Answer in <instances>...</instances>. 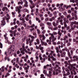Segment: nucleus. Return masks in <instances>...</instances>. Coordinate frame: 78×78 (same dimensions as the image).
<instances>
[{"mask_svg":"<svg viewBox=\"0 0 78 78\" xmlns=\"http://www.w3.org/2000/svg\"><path fill=\"white\" fill-rule=\"evenodd\" d=\"M29 38L28 39H27L26 40V44H29L30 46H31L32 45V43L34 41V37L33 36H32L31 35H29L28 36ZM30 37L31 38H30Z\"/></svg>","mask_w":78,"mask_h":78,"instance_id":"1","label":"nucleus"},{"mask_svg":"<svg viewBox=\"0 0 78 78\" xmlns=\"http://www.w3.org/2000/svg\"><path fill=\"white\" fill-rule=\"evenodd\" d=\"M46 55H48V58H52L53 57V53H54V51L50 50V48H48L46 50Z\"/></svg>","mask_w":78,"mask_h":78,"instance_id":"2","label":"nucleus"},{"mask_svg":"<svg viewBox=\"0 0 78 78\" xmlns=\"http://www.w3.org/2000/svg\"><path fill=\"white\" fill-rule=\"evenodd\" d=\"M74 24L75 25H74ZM78 24V22H76V21H75L74 22H71V28L72 30H75V28H76V25Z\"/></svg>","mask_w":78,"mask_h":78,"instance_id":"3","label":"nucleus"},{"mask_svg":"<svg viewBox=\"0 0 78 78\" xmlns=\"http://www.w3.org/2000/svg\"><path fill=\"white\" fill-rule=\"evenodd\" d=\"M54 69L55 70L53 73V75H58L59 73L58 72H61V70H60L61 68H60V67H59L58 69H57V67H55L54 68Z\"/></svg>","mask_w":78,"mask_h":78,"instance_id":"4","label":"nucleus"},{"mask_svg":"<svg viewBox=\"0 0 78 78\" xmlns=\"http://www.w3.org/2000/svg\"><path fill=\"white\" fill-rule=\"evenodd\" d=\"M49 34L51 35V36L49 38L50 40H51V39H52V42H55V41L56 40V37H58V36H55H55H54L53 34H51V33H49Z\"/></svg>","mask_w":78,"mask_h":78,"instance_id":"5","label":"nucleus"},{"mask_svg":"<svg viewBox=\"0 0 78 78\" xmlns=\"http://www.w3.org/2000/svg\"><path fill=\"white\" fill-rule=\"evenodd\" d=\"M29 2L30 3V4H31L32 5V6L31 5H30L31 9H33V8H34V7H35V6L37 5V3H38L37 2L34 4V3H33V1H32V0H29Z\"/></svg>","mask_w":78,"mask_h":78,"instance_id":"6","label":"nucleus"},{"mask_svg":"<svg viewBox=\"0 0 78 78\" xmlns=\"http://www.w3.org/2000/svg\"><path fill=\"white\" fill-rule=\"evenodd\" d=\"M36 48L37 49H39L40 48V50L41 51V52L42 53H44V47H42L41 44H40L39 46V47H38L36 45Z\"/></svg>","mask_w":78,"mask_h":78,"instance_id":"7","label":"nucleus"},{"mask_svg":"<svg viewBox=\"0 0 78 78\" xmlns=\"http://www.w3.org/2000/svg\"><path fill=\"white\" fill-rule=\"evenodd\" d=\"M5 54L6 55H9L10 54H11V55H13V54H14V52H13V51H12V50H9L7 51H5Z\"/></svg>","mask_w":78,"mask_h":78,"instance_id":"8","label":"nucleus"},{"mask_svg":"<svg viewBox=\"0 0 78 78\" xmlns=\"http://www.w3.org/2000/svg\"><path fill=\"white\" fill-rule=\"evenodd\" d=\"M15 11L16 12L18 11V14H19L21 12V10L20 9L19 6H16L15 7Z\"/></svg>","mask_w":78,"mask_h":78,"instance_id":"9","label":"nucleus"},{"mask_svg":"<svg viewBox=\"0 0 78 78\" xmlns=\"http://www.w3.org/2000/svg\"><path fill=\"white\" fill-rule=\"evenodd\" d=\"M64 5V4L63 3H62L60 4V6L59 7H58V9H59V10L60 11H63V8H62V6Z\"/></svg>","mask_w":78,"mask_h":78,"instance_id":"10","label":"nucleus"},{"mask_svg":"<svg viewBox=\"0 0 78 78\" xmlns=\"http://www.w3.org/2000/svg\"><path fill=\"white\" fill-rule=\"evenodd\" d=\"M66 51L68 52V55L70 59H72V57L70 56V52H69V49H66Z\"/></svg>","mask_w":78,"mask_h":78,"instance_id":"11","label":"nucleus"},{"mask_svg":"<svg viewBox=\"0 0 78 78\" xmlns=\"http://www.w3.org/2000/svg\"><path fill=\"white\" fill-rule=\"evenodd\" d=\"M60 54L61 57H62V58H63V57H66V52L64 51L63 53H61Z\"/></svg>","mask_w":78,"mask_h":78,"instance_id":"12","label":"nucleus"},{"mask_svg":"<svg viewBox=\"0 0 78 78\" xmlns=\"http://www.w3.org/2000/svg\"><path fill=\"white\" fill-rule=\"evenodd\" d=\"M6 16L7 17V18H6L7 22H9V20L10 19L11 17L9 16L8 13H7Z\"/></svg>","mask_w":78,"mask_h":78,"instance_id":"13","label":"nucleus"},{"mask_svg":"<svg viewBox=\"0 0 78 78\" xmlns=\"http://www.w3.org/2000/svg\"><path fill=\"white\" fill-rule=\"evenodd\" d=\"M39 37H40V39H43V40H44L45 39V36H44V35H39Z\"/></svg>","mask_w":78,"mask_h":78,"instance_id":"14","label":"nucleus"},{"mask_svg":"<svg viewBox=\"0 0 78 78\" xmlns=\"http://www.w3.org/2000/svg\"><path fill=\"white\" fill-rule=\"evenodd\" d=\"M71 15L72 16H74V17H75V20H77V19H78V18L77 17V16L76 14L75 15V13L74 12H72L71 14Z\"/></svg>","mask_w":78,"mask_h":78,"instance_id":"15","label":"nucleus"},{"mask_svg":"<svg viewBox=\"0 0 78 78\" xmlns=\"http://www.w3.org/2000/svg\"><path fill=\"white\" fill-rule=\"evenodd\" d=\"M1 27H3L4 25H6V22L4 20H2L1 21Z\"/></svg>","mask_w":78,"mask_h":78,"instance_id":"16","label":"nucleus"},{"mask_svg":"<svg viewBox=\"0 0 78 78\" xmlns=\"http://www.w3.org/2000/svg\"><path fill=\"white\" fill-rule=\"evenodd\" d=\"M20 53H22L23 55H24L25 52H24V50H23V49L22 48H21L20 49Z\"/></svg>","mask_w":78,"mask_h":78,"instance_id":"17","label":"nucleus"},{"mask_svg":"<svg viewBox=\"0 0 78 78\" xmlns=\"http://www.w3.org/2000/svg\"><path fill=\"white\" fill-rule=\"evenodd\" d=\"M66 30H68L69 32L70 33H71V31H72V29H71H71H70V26H69L67 27Z\"/></svg>","mask_w":78,"mask_h":78,"instance_id":"18","label":"nucleus"},{"mask_svg":"<svg viewBox=\"0 0 78 78\" xmlns=\"http://www.w3.org/2000/svg\"><path fill=\"white\" fill-rule=\"evenodd\" d=\"M36 41L37 43L36 42H35L34 43V44L35 45H37V44H38V45H39V44L40 42H39V40L38 39H36Z\"/></svg>","mask_w":78,"mask_h":78,"instance_id":"19","label":"nucleus"},{"mask_svg":"<svg viewBox=\"0 0 78 78\" xmlns=\"http://www.w3.org/2000/svg\"><path fill=\"white\" fill-rule=\"evenodd\" d=\"M76 68L74 66H71V69H70V70L71 71V70H72L73 72H75V69Z\"/></svg>","mask_w":78,"mask_h":78,"instance_id":"20","label":"nucleus"},{"mask_svg":"<svg viewBox=\"0 0 78 78\" xmlns=\"http://www.w3.org/2000/svg\"><path fill=\"white\" fill-rule=\"evenodd\" d=\"M55 66L57 67H59V66L58 65H60V62H55Z\"/></svg>","mask_w":78,"mask_h":78,"instance_id":"21","label":"nucleus"},{"mask_svg":"<svg viewBox=\"0 0 78 78\" xmlns=\"http://www.w3.org/2000/svg\"><path fill=\"white\" fill-rule=\"evenodd\" d=\"M63 20L64 21V23H69V20H67V18H65L63 19Z\"/></svg>","mask_w":78,"mask_h":78,"instance_id":"22","label":"nucleus"},{"mask_svg":"<svg viewBox=\"0 0 78 78\" xmlns=\"http://www.w3.org/2000/svg\"><path fill=\"white\" fill-rule=\"evenodd\" d=\"M68 39V36L66 35L64 37L63 40V41H66V40H67Z\"/></svg>","mask_w":78,"mask_h":78,"instance_id":"23","label":"nucleus"},{"mask_svg":"<svg viewBox=\"0 0 78 78\" xmlns=\"http://www.w3.org/2000/svg\"><path fill=\"white\" fill-rule=\"evenodd\" d=\"M48 28L49 30H52L53 26L51 25H50V26H48Z\"/></svg>","mask_w":78,"mask_h":78,"instance_id":"24","label":"nucleus"},{"mask_svg":"<svg viewBox=\"0 0 78 78\" xmlns=\"http://www.w3.org/2000/svg\"><path fill=\"white\" fill-rule=\"evenodd\" d=\"M28 2H26V3H25L24 5V7H26V8L28 7Z\"/></svg>","mask_w":78,"mask_h":78,"instance_id":"25","label":"nucleus"},{"mask_svg":"<svg viewBox=\"0 0 78 78\" xmlns=\"http://www.w3.org/2000/svg\"><path fill=\"white\" fill-rule=\"evenodd\" d=\"M41 42V44L42 45H44V42L43 41V39H40Z\"/></svg>","mask_w":78,"mask_h":78,"instance_id":"26","label":"nucleus"},{"mask_svg":"<svg viewBox=\"0 0 78 78\" xmlns=\"http://www.w3.org/2000/svg\"><path fill=\"white\" fill-rule=\"evenodd\" d=\"M52 25L54 27H56L57 26V24L55 23V22H52Z\"/></svg>","mask_w":78,"mask_h":78,"instance_id":"27","label":"nucleus"},{"mask_svg":"<svg viewBox=\"0 0 78 78\" xmlns=\"http://www.w3.org/2000/svg\"><path fill=\"white\" fill-rule=\"evenodd\" d=\"M7 9V7H3L2 9V10L3 11H5V10H6Z\"/></svg>","mask_w":78,"mask_h":78,"instance_id":"28","label":"nucleus"},{"mask_svg":"<svg viewBox=\"0 0 78 78\" xmlns=\"http://www.w3.org/2000/svg\"><path fill=\"white\" fill-rule=\"evenodd\" d=\"M23 1H21V2H18V5H23Z\"/></svg>","mask_w":78,"mask_h":78,"instance_id":"29","label":"nucleus"},{"mask_svg":"<svg viewBox=\"0 0 78 78\" xmlns=\"http://www.w3.org/2000/svg\"><path fill=\"white\" fill-rule=\"evenodd\" d=\"M65 70L66 71V72H67L68 73V75H69V74H70V73L69 72V70H68V69H67V68H66L65 69Z\"/></svg>","mask_w":78,"mask_h":78,"instance_id":"30","label":"nucleus"},{"mask_svg":"<svg viewBox=\"0 0 78 78\" xmlns=\"http://www.w3.org/2000/svg\"><path fill=\"white\" fill-rule=\"evenodd\" d=\"M73 54V50H70V55H72Z\"/></svg>","mask_w":78,"mask_h":78,"instance_id":"31","label":"nucleus"},{"mask_svg":"<svg viewBox=\"0 0 78 78\" xmlns=\"http://www.w3.org/2000/svg\"><path fill=\"white\" fill-rule=\"evenodd\" d=\"M52 34L53 35H57L58 34V33L55 32V31H54L53 32V34Z\"/></svg>","mask_w":78,"mask_h":78,"instance_id":"32","label":"nucleus"},{"mask_svg":"<svg viewBox=\"0 0 78 78\" xmlns=\"http://www.w3.org/2000/svg\"><path fill=\"white\" fill-rule=\"evenodd\" d=\"M46 24L48 26H49L50 25H51V23H50L49 22H47L46 23Z\"/></svg>","mask_w":78,"mask_h":78,"instance_id":"33","label":"nucleus"},{"mask_svg":"<svg viewBox=\"0 0 78 78\" xmlns=\"http://www.w3.org/2000/svg\"><path fill=\"white\" fill-rule=\"evenodd\" d=\"M6 59H7L8 61H9V58L7 57V56H6L5 58V60H6Z\"/></svg>","mask_w":78,"mask_h":78,"instance_id":"34","label":"nucleus"},{"mask_svg":"<svg viewBox=\"0 0 78 78\" xmlns=\"http://www.w3.org/2000/svg\"><path fill=\"white\" fill-rule=\"evenodd\" d=\"M22 47L23 49H24V48H25L24 43H23L22 44Z\"/></svg>","mask_w":78,"mask_h":78,"instance_id":"35","label":"nucleus"},{"mask_svg":"<svg viewBox=\"0 0 78 78\" xmlns=\"http://www.w3.org/2000/svg\"><path fill=\"white\" fill-rule=\"evenodd\" d=\"M68 42L69 41L68 40V39H67L65 40V41H64V44H66V43H68Z\"/></svg>","mask_w":78,"mask_h":78,"instance_id":"36","label":"nucleus"},{"mask_svg":"<svg viewBox=\"0 0 78 78\" xmlns=\"http://www.w3.org/2000/svg\"><path fill=\"white\" fill-rule=\"evenodd\" d=\"M12 34H13L14 36H16V33L15 32H13Z\"/></svg>","mask_w":78,"mask_h":78,"instance_id":"37","label":"nucleus"},{"mask_svg":"<svg viewBox=\"0 0 78 78\" xmlns=\"http://www.w3.org/2000/svg\"><path fill=\"white\" fill-rule=\"evenodd\" d=\"M71 17V15H70L69 14L67 16V18L69 19V18H70Z\"/></svg>","mask_w":78,"mask_h":78,"instance_id":"38","label":"nucleus"},{"mask_svg":"<svg viewBox=\"0 0 78 78\" xmlns=\"http://www.w3.org/2000/svg\"><path fill=\"white\" fill-rule=\"evenodd\" d=\"M49 67H51V69H49V70H51V71H52V68H51V64H50L49 65Z\"/></svg>","mask_w":78,"mask_h":78,"instance_id":"39","label":"nucleus"},{"mask_svg":"<svg viewBox=\"0 0 78 78\" xmlns=\"http://www.w3.org/2000/svg\"><path fill=\"white\" fill-rule=\"evenodd\" d=\"M40 25L41 27H43V26H44V24L42 23H40Z\"/></svg>","mask_w":78,"mask_h":78,"instance_id":"40","label":"nucleus"},{"mask_svg":"<svg viewBox=\"0 0 78 78\" xmlns=\"http://www.w3.org/2000/svg\"><path fill=\"white\" fill-rule=\"evenodd\" d=\"M58 29V27H55L54 28L53 30L54 31H55V30H57Z\"/></svg>","mask_w":78,"mask_h":78,"instance_id":"41","label":"nucleus"},{"mask_svg":"<svg viewBox=\"0 0 78 78\" xmlns=\"http://www.w3.org/2000/svg\"><path fill=\"white\" fill-rule=\"evenodd\" d=\"M0 48H3V44L1 43L0 42Z\"/></svg>","mask_w":78,"mask_h":78,"instance_id":"42","label":"nucleus"},{"mask_svg":"<svg viewBox=\"0 0 78 78\" xmlns=\"http://www.w3.org/2000/svg\"><path fill=\"white\" fill-rule=\"evenodd\" d=\"M64 23V27H65V28H67V24H66V23Z\"/></svg>","mask_w":78,"mask_h":78,"instance_id":"43","label":"nucleus"},{"mask_svg":"<svg viewBox=\"0 0 78 78\" xmlns=\"http://www.w3.org/2000/svg\"><path fill=\"white\" fill-rule=\"evenodd\" d=\"M22 33L23 34H26L27 33L26 32H25V31H24V30L22 31Z\"/></svg>","mask_w":78,"mask_h":78,"instance_id":"44","label":"nucleus"},{"mask_svg":"<svg viewBox=\"0 0 78 78\" xmlns=\"http://www.w3.org/2000/svg\"><path fill=\"white\" fill-rule=\"evenodd\" d=\"M41 77L40 78H45V77H44V76L43 74H41Z\"/></svg>","mask_w":78,"mask_h":78,"instance_id":"45","label":"nucleus"},{"mask_svg":"<svg viewBox=\"0 0 78 78\" xmlns=\"http://www.w3.org/2000/svg\"><path fill=\"white\" fill-rule=\"evenodd\" d=\"M70 2L71 3H75V0H70Z\"/></svg>","mask_w":78,"mask_h":78,"instance_id":"46","label":"nucleus"},{"mask_svg":"<svg viewBox=\"0 0 78 78\" xmlns=\"http://www.w3.org/2000/svg\"><path fill=\"white\" fill-rule=\"evenodd\" d=\"M11 62L12 63H13V66L16 64V62H14V61H13V60L11 61Z\"/></svg>","mask_w":78,"mask_h":78,"instance_id":"47","label":"nucleus"},{"mask_svg":"<svg viewBox=\"0 0 78 78\" xmlns=\"http://www.w3.org/2000/svg\"><path fill=\"white\" fill-rule=\"evenodd\" d=\"M3 6V4L0 3V8H2Z\"/></svg>","mask_w":78,"mask_h":78,"instance_id":"48","label":"nucleus"},{"mask_svg":"<svg viewBox=\"0 0 78 78\" xmlns=\"http://www.w3.org/2000/svg\"><path fill=\"white\" fill-rule=\"evenodd\" d=\"M20 21H22L23 20V17H21L20 18Z\"/></svg>","mask_w":78,"mask_h":78,"instance_id":"49","label":"nucleus"},{"mask_svg":"<svg viewBox=\"0 0 78 78\" xmlns=\"http://www.w3.org/2000/svg\"><path fill=\"white\" fill-rule=\"evenodd\" d=\"M34 30V28H32V29H30V31H31V32H32V31Z\"/></svg>","mask_w":78,"mask_h":78,"instance_id":"50","label":"nucleus"},{"mask_svg":"<svg viewBox=\"0 0 78 78\" xmlns=\"http://www.w3.org/2000/svg\"><path fill=\"white\" fill-rule=\"evenodd\" d=\"M42 33L43 34H45V30H43V31L42 32Z\"/></svg>","mask_w":78,"mask_h":78,"instance_id":"51","label":"nucleus"},{"mask_svg":"<svg viewBox=\"0 0 78 78\" xmlns=\"http://www.w3.org/2000/svg\"><path fill=\"white\" fill-rule=\"evenodd\" d=\"M37 31L38 34H40L41 33V32L40 31V30H39L37 29Z\"/></svg>","mask_w":78,"mask_h":78,"instance_id":"52","label":"nucleus"},{"mask_svg":"<svg viewBox=\"0 0 78 78\" xmlns=\"http://www.w3.org/2000/svg\"><path fill=\"white\" fill-rule=\"evenodd\" d=\"M49 73L50 76H51V74H52L51 72V71H49Z\"/></svg>","mask_w":78,"mask_h":78,"instance_id":"53","label":"nucleus"},{"mask_svg":"<svg viewBox=\"0 0 78 78\" xmlns=\"http://www.w3.org/2000/svg\"><path fill=\"white\" fill-rule=\"evenodd\" d=\"M23 11H25V12H28V10L27 9H24L23 10Z\"/></svg>","mask_w":78,"mask_h":78,"instance_id":"54","label":"nucleus"},{"mask_svg":"<svg viewBox=\"0 0 78 78\" xmlns=\"http://www.w3.org/2000/svg\"><path fill=\"white\" fill-rule=\"evenodd\" d=\"M71 45V43L70 42H68V43L67 44V46H70Z\"/></svg>","mask_w":78,"mask_h":78,"instance_id":"55","label":"nucleus"},{"mask_svg":"<svg viewBox=\"0 0 78 78\" xmlns=\"http://www.w3.org/2000/svg\"><path fill=\"white\" fill-rule=\"evenodd\" d=\"M16 35L18 36H20V34L19 33H17L16 34Z\"/></svg>","mask_w":78,"mask_h":78,"instance_id":"56","label":"nucleus"},{"mask_svg":"<svg viewBox=\"0 0 78 78\" xmlns=\"http://www.w3.org/2000/svg\"><path fill=\"white\" fill-rule=\"evenodd\" d=\"M23 50L24 51H25V52L26 53L28 52V51H27V49H26L25 48L24 49H23Z\"/></svg>","mask_w":78,"mask_h":78,"instance_id":"57","label":"nucleus"},{"mask_svg":"<svg viewBox=\"0 0 78 78\" xmlns=\"http://www.w3.org/2000/svg\"><path fill=\"white\" fill-rule=\"evenodd\" d=\"M76 66V64L74 63L71 66V67H73V66Z\"/></svg>","mask_w":78,"mask_h":78,"instance_id":"58","label":"nucleus"},{"mask_svg":"<svg viewBox=\"0 0 78 78\" xmlns=\"http://www.w3.org/2000/svg\"><path fill=\"white\" fill-rule=\"evenodd\" d=\"M39 57L40 58V60H42V57L41 56V55H39Z\"/></svg>","mask_w":78,"mask_h":78,"instance_id":"59","label":"nucleus"},{"mask_svg":"<svg viewBox=\"0 0 78 78\" xmlns=\"http://www.w3.org/2000/svg\"><path fill=\"white\" fill-rule=\"evenodd\" d=\"M63 15H64L65 16H66L67 15V12H64L63 13Z\"/></svg>","mask_w":78,"mask_h":78,"instance_id":"60","label":"nucleus"},{"mask_svg":"<svg viewBox=\"0 0 78 78\" xmlns=\"http://www.w3.org/2000/svg\"><path fill=\"white\" fill-rule=\"evenodd\" d=\"M71 10L72 11H74V8H73V7H71Z\"/></svg>","mask_w":78,"mask_h":78,"instance_id":"61","label":"nucleus"},{"mask_svg":"<svg viewBox=\"0 0 78 78\" xmlns=\"http://www.w3.org/2000/svg\"><path fill=\"white\" fill-rule=\"evenodd\" d=\"M49 16L50 17H52L53 16V14L51 13L49 15Z\"/></svg>","mask_w":78,"mask_h":78,"instance_id":"62","label":"nucleus"},{"mask_svg":"<svg viewBox=\"0 0 78 78\" xmlns=\"http://www.w3.org/2000/svg\"><path fill=\"white\" fill-rule=\"evenodd\" d=\"M43 73H44V74H45V75H47V73L45 72V70H44L43 71Z\"/></svg>","mask_w":78,"mask_h":78,"instance_id":"63","label":"nucleus"},{"mask_svg":"<svg viewBox=\"0 0 78 78\" xmlns=\"http://www.w3.org/2000/svg\"><path fill=\"white\" fill-rule=\"evenodd\" d=\"M18 8H19V9H22V6H21V5H20L19 6H18Z\"/></svg>","mask_w":78,"mask_h":78,"instance_id":"64","label":"nucleus"}]
</instances>
